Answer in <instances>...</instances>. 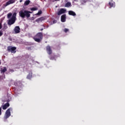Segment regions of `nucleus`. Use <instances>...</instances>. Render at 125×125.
Here are the masks:
<instances>
[{"label": "nucleus", "mask_w": 125, "mask_h": 125, "mask_svg": "<svg viewBox=\"0 0 125 125\" xmlns=\"http://www.w3.org/2000/svg\"><path fill=\"white\" fill-rule=\"evenodd\" d=\"M30 13H32V12L22 9L19 12V16L21 18H25V17L30 18V16H31Z\"/></svg>", "instance_id": "f257e3e1"}, {"label": "nucleus", "mask_w": 125, "mask_h": 125, "mask_svg": "<svg viewBox=\"0 0 125 125\" xmlns=\"http://www.w3.org/2000/svg\"><path fill=\"white\" fill-rule=\"evenodd\" d=\"M43 38V35L42 32L38 33L33 38V40L37 42H41L42 41V38Z\"/></svg>", "instance_id": "f03ea898"}, {"label": "nucleus", "mask_w": 125, "mask_h": 125, "mask_svg": "<svg viewBox=\"0 0 125 125\" xmlns=\"http://www.w3.org/2000/svg\"><path fill=\"white\" fill-rule=\"evenodd\" d=\"M11 111H12V108L10 107L6 111L5 114L4 116V120H7L8 118L11 116V113L10 112Z\"/></svg>", "instance_id": "7ed1b4c3"}, {"label": "nucleus", "mask_w": 125, "mask_h": 125, "mask_svg": "<svg viewBox=\"0 0 125 125\" xmlns=\"http://www.w3.org/2000/svg\"><path fill=\"white\" fill-rule=\"evenodd\" d=\"M16 49H17V48L15 46H8L7 47V51H8V52H11V53H16Z\"/></svg>", "instance_id": "20e7f679"}, {"label": "nucleus", "mask_w": 125, "mask_h": 125, "mask_svg": "<svg viewBox=\"0 0 125 125\" xmlns=\"http://www.w3.org/2000/svg\"><path fill=\"white\" fill-rule=\"evenodd\" d=\"M108 6L110 8H111V7H115V6H116V3H115L113 0H110V1L108 3Z\"/></svg>", "instance_id": "39448f33"}, {"label": "nucleus", "mask_w": 125, "mask_h": 125, "mask_svg": "<svg viewBox=\"0 0 125 125\" xmlns=\"http://www.w3.org/2000/svg\"><path fill=\"white\" fill-rule=\"evenodd\" d=\"M46 51L49 54V55H50L51 54H52V50H51V47L50 46H47L46 47Z\"/></svg>", "instance_id": "423d86ee"}, {"label": "nucleus", "mask_w": 125, "mask_h": 125, "mask_svg": "<svg viewBox=\"0 0 125 125\" xmlns=\"http://www.w3.org/2000/svg\"><path fill=\"white\" fill-rule=\"evenodd\" d=\"M66 13V9L62 8L57 13L58 16L61 15V14H64Z\"/></svg>", "instance_id": "0eeeda50"}, {"label": "nucleus", "mask_w": 125, "mask_h": 125, "mask_svg": "<svg viewBox=\"0 0 125 125\" xmlns=\"http://www.w3.org/2000/svg\"><path fill=\"white\" fill-rule=\"evenodd\" d=\"M7 23H8V25H11L14 24V23H15V20L11 18L10 20H8Z\"/></svg>", "instance_id": "6e6552de"}, {"label": "nucleus", "mask_w": 125, "mask_h": 125, "mask_svg": "<svg viewBox=\"0 0 125 125\" xmlns=\"http://www.w3.org/2000/svg\"><path fill=\"white\" fill-rule=\"evenodd\" d=\"M14 31L15 32V34H19V33H20V27L19 26H16Z\"/></svg>", "instance_id": "1a4fd4ad"}, {"label": "nucleus", "mask_w": 125, "mask_h": 125, "mask_svg": "<svg viewBox=\"0 0 125 125\" xmlns=\"http://www.w3.org/2000/svg\"><path fill=\"white\" fill-rule=\"evenodd\" d=\"M61 22H66V14L62 15L61 18Z\"/></svg>", "instance_id": "9d476101"}, {"label": "nucleus", "mask_w": 125, "mask_h": 125, "mask_svg": "<svg viewBox=\"0 0 125 125\" xmlns=\"http://www.w3.org/2000/svg\"><path fill=\"white\" fill-rule=\"evenodd\" d=\"M15 2V1L14 0H10L6 3L5 6H7V5H9V4H12V3H14Z\"/></svg>", "instance_id": "9b49d317"}, {"label": "nucleus", "mask_w": 125, "mask_h": 125, "mask_svg": "<svg viewBox=\"0 0 125 125\" xmlns=\"http://www.w3.org/2000/svg\"><path fill=\"white\" fill-rule=\"evenodd\" d=\"M3 110H6L8 107H9V103H6L4 105H2Z\"/></svg>", "instance_id": "f8f14e48"}, {"label": "nucleus", "mask_w": 125, "mask_h": 125, "mask_svg": "<svg viewBox=\"0 0 125 125\" xmlns=\"http://www.w3.org/2000/svg\"><path fill=\"white\" fill-rule=\"evenodd\" d=\"M44 20H45V18H44L43 17H42L41 18H38L36 21L37 22H42V21H44Z\"/></svg>", "instance_id": "ddd939ff"}, {"label": "nucleus", "mask_w": 125, "mask_h": 125, "mask_svg": "<svg viewBox=\"0 0 125 125\" xmlns=\"http://www.w3.org/2000/svg\"><path fill=\"white\" fill-rule=\"evenodd\" d=\"M14 84L17 86H21V85H22V83H21V81H18L17 82H15Z\"/></svg>", "instance_id": "4468645a"}, {"label": "nucleus", "mask_w": 125, "mask_h": 125, "mask_svg": "<svg viewBox=\"0 0 125 125\" xmlns=\"http://www.w3.org/2000/svg\"><path fill=\"white\" fill-rule=\"evenodd\" d=\"M68 14L69 15H72V16H76V13L73 11H68Z\"/></svg>", "instance_id": "2eb2a0df"}, {"label": "nucleus", "mask_w": 125, "mask_h": 125, "mask_svg": "<svg viewBox=\"0 0 125 125\" xmlns=\"http://www.w3.org/2000/svg\"><path fill=\"white\" fill-rule=\"evenodd\" d=\"M32 75H33V73H32V72H30L29 74L27 76V79H28V80H31L32 77Z\"/></svg>", "instance_id": "dca6fc26"}, {"label": "nucleus", "mask_w": 125, "mask_h": 125, "mask_svg": "<svg viewBox=\"0 0 125 125\" xmlns=\"http://www.w3.org/2000/svg\"><path fill=\"white\" fill-rule=\"evenodd\" d=\"M30 2L31 1L30 0H26L24 3V5H29Z\"/></svg>", "instance_id": "f3484780"}, {"label": "nucleus", "mask_w": 125, "mask_h": 125, "mask_svg": "<svg viewBox=\"0 0 125 125\" xmlns=\"http://www.w3.org/2000/svg\"><path fill=\"white\" fill-rule=\"evenodd\" d=\"M71 2H67L65 4V7H70V6H71Z\"/></svg>", "instance_id": "a211bd4d"}, {"label": "nucleus", "mask_w": 125, "mask_h": 125, "mask_svg": "<svg viewBox=\"0 0 125 125\" xmlns=\"http://www.w3.org/2000/svg\"><path fill=\"white\" fill-rule=\"evenodd\" d=\"M55 57H56V56H55V55L51 56L49 57L50 60H56V59H55Z\"/></svg>", "instance_id": "6ab92c4d"}, {"label": "nucleus", "mask_w": 125, "mask_h": 125, "mask_svg": "<svg viewBox=\"0 0 125 125\" xmlns=\"http://www.w3.org/2000/svg\"><path fill=\"white\" fill-rule=\"evenodd\" d=\"M7 71V69H6V67H3V69L1 70V73H5Z\"/></svg>", "instance_id": "aec40b11"}, {"label": "nucleus", "mask_w": 125, "mask_h": 125, "mask_svg": "<svg viewBox=\"0 0 125 125\" xmlns=\"http://www.w3.org/2000/svg\"><path fill=\"white\" fill-rule=\"evenodd\" d=\"M17 15V13L16 12L14 13L12 17V19H14L15 20V18H16Z\"/></svg>", "instance_id": "412c9836"}, {"label": "nucleus", "mask_w": 125, "mask_h": 125, "mask_svg": "<svg viewBox=\"0 0 125 125\" xmlns=\"http://www.w3.org/2000/svg\"><path fill=\"white\" fill-rule=\"evenodd\" d=\"M30 10H31V11H36V10H38V8L37 7L31 8Z\"/></svg>", "instance_id": "4be33fe9"}, {"label": "nucleus", "mask_w": 125, "mask_h": 125, "mask_svg": "<svg viewBox=\"0 0 125 125\" xmlns=\"http://www.w3.org/2000/svg\"><path fill=\"white\" fill-rule=\"evenodd\" d=\"M12 16V13H9L7 14V18L9 19Z\"/></svg>", "instance_id": "5701e85b"}, {"label": "nucleus", "mask_w": 125, "mask_h": 125, "mask_svg": "<svg viewBox=\"0 0 125 125\" xmlns=\"http://www.w3.org/2000/svg\"><path fill=\"white\" fill-rule=\"evenodd\" d=\"M42 12L41 10H40L38 12V13L36 14V15H41V14H42Z\"/></svg>", "instance_id": "b1692460"}, {"label": "nucleus", "mask_w": 125, "mask_h": 125, "mask_svg": "<svg viewBox=\"0 0 125 125\" xmlns=\"http://www.w3.org/2000/svg\"><path fill=\"white\" fill-rule=\"evenodd\" d=\"M64 33H67V32H69V29L67 28H65L64 29Z\"/></svg>", "instance_id": "393cba45"}, {"label": "nucleus", "mask_w": 125, "mask_h": 125, "mask_svg": "<svg viewBox=\"0 0 125 125\" xmlns=\"http://www.w3.org/2000/svg\"><path fill=\"white\" fill-rule=\"evenodd\" d=\"M3 26L5 29H7V26H6V23H4Z\"/></svg>", "instance_id": "a878e982"}, {"label": "nucleus", "mask_w": 125, "mask_h": 125, "mask_svg": "<svg viewBox=\"0 0 125 125\" xmlns=\"http://www.w3.org/2000/svg\"><path fill=\"white\" fill-rule=\"evenodd\" d=\"M3 35V33H2V31H0V37H1Z\"/></svg>", "instance_id": "bb28decb"}, {"label": "nucleus", "mask_w": 125, "mask_h": 125, "mask_svg": "<svg viewBox=\"0 0 125 125\" xmlns=\"http://www.w3.org/2000/svg\"><path fill=\"white\" fill-rule=\"evenodd\" d=\"M2 28V24L0 22V30Z\"/></svg>", "instance_id": "cd10ccee"}, {"label": "nucleus", "mask_w": 125, "mask_h": 125, "mask_svg": "<svg viewBox=\"0 0 125 125\" xmlns=\"http://www.w3.org/2000/svg\"><path fill=\"white\" fill-rule=\"evenodd\" d=\"M1 109H2V107H0V116L1 115Z\"/></svg>", "instance_id": "c85d7f7f"}, {"label": "nucleus", "mask_w": 125, "mask_h": 125, "mask_svg": "<svg viewBox=\"0 0 125 125\" xmlns=\"http://www.w3.org/2000/svg\"><path fill=\"white\" fill-rule=\"evenodd\" d=\"M42 27H44V29H45V26H44V25H42Z\"/></svg>", "instance_id": "c756f323"}, {"label": "nucleus", "mask_w": 125, "mask_h": 125, "mask_svg": "<svg viewBox=\"0 0 125 125\" xmlns=\"http://www.w3.org/2000/svg\"><path fill=\"white\" fill-rule=\"evenodd\" d=\"M40 31H43V28H41V29H40Z\"/></svg>", "instance_id": "7c9ffc66"}, {"label": "nucleus", "mask_w": 125, "mask_h": 125, "mask_svg": "<svg viewBox=\"0 0 125 125\" xmlns=\"http://www.w3.org/2000/svg\"><path fill=\"white\" fill-rule=\"evenodd\" d=\"M22 1H23V0H20V2H22Z\"/></svg>", "instance_id": "2f4dec72"}, {"label": "nucleus", "mask_w": 125, "mask_h": 125, "mask_svg": "<svg viewBox=\"0 0 125 125\" xmlns=\"http://www.w3.org/2000/svg\"><path fill=\"white\" fill-rule=\"evenodd\" d=\"M11 72H14V70H11Z\"/></svg>", "instance_id": "473e14b6"}, {"label": "nucleus", "mask_w": 125, "mask_h": 125, "mask_svg": "<svg viewBox=\"0 0 125 125\" xmlns=\"http://www.w3.org/2000/svg\"><path fill=\"white\" fill-rule=\"evenodd\" d=\"M0 64H1V62H0Z\"/></svg>", "instance_id": "72a5a7b5"}, {"label": "nucleus", "mask_w": 125, "mask_h": 125, "mask_svg": "<svg viewBox=\"0 0 125 125\" xmlns=\"http://www.w3.org/2000/svg\"><path fill=\"white\" fill-rule=\"evenodd\" d=\"M56 1L59 0H55Z\"/></svg>", "instance_id": "f704fd0d"}, {"label": "nucleus", "mask_w": 125, "mask_h": 125, "mask_svg": "<svg viewBox=\"0 0 125 125\" xmlns=\"http://www.w3.org/2000/svg\"><path fill=\"white\" fill-rule=\"evenodd\" d=\"M53 22H54V23L55 21H54Z\"/></svg>", "instance_id": "c9c22d12"}]
</instances>
